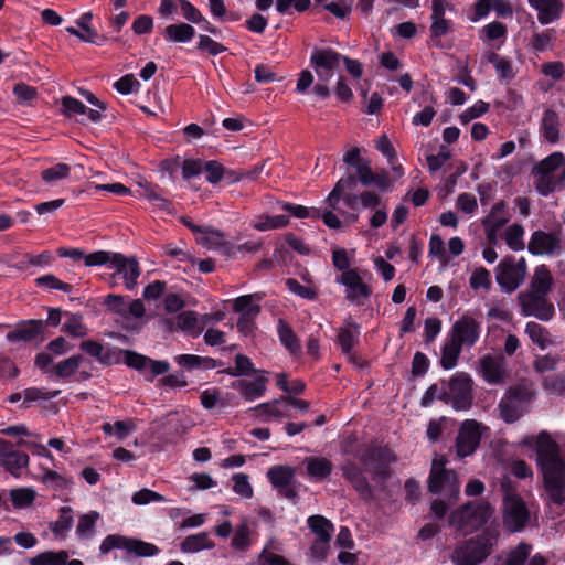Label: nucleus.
<instances>
[{"label":"nucleus","mask_w":565,"mask_h":565,"mask_svg":"<svg viewBox=\"0 0 565 565\" xmlns=\"http://www.w3.org/2000/svg\"><path fill=\"white\" fill-rule=\"evenodd\" d=\"M535 397V392L527 383L510 386L498 404L500 417L508 424L518 422Z\"/></svg>","instance_id":"nucleus-4"},{"label":"nucleus","mask_w":565,"mask_h":565,"mask_svg":"<svg viewBox=\"0 0 565 565\" xmlns=\"http://www.w3.org/2000/svg\"><path fill=\"white\" fill-rule=\"evenodd\" d=\"M254 295H245L236 298L233 303L235 312H239L241 316H257L260 312V307L254 305Z\"/></svg>","instance_id":"nucleus-48"},{"label":"nucleus","mask_w":565,"mask_h":565,"mask_svg":"<svg viewBox=\"0 0 565 565\" xmlns=\"http://www.w3.org/2000/svg\"><path fill=\"white\" fill-rule=\"evenodd\" d=\"M341 60L342 55L330 47L316 49L312 52L310 65L318 77V83L313 86V93L320 98L326 99L330 96L328 83L339 73Z\"/></svg>","instance_id":"nucleus-3"},{"label":"nucleus","mask_w":565,"mask_h":565,"mask_svg":"<svg viewBox=\"0 0 565 565\" xmlns=\"http://www.w3.org/2000/svg\"><path fill=\"white\" fill-rule=\"evenodd\" d=\"M35 284L38 286L47 287L50 289H57L64 292H70L72 290V286L70 284L63 282L52 274L38 277L35 279Z\"/></svg>","instance_id":"nucleus-59"},{"label":"nucleus","mask_w":565,"mask_h":565,"mask_svg":"<svg viewBox=\"0 0 565 565\" xmlns=\"http://www.w3.org/2000/svg\"><path fill=\"white\" fill-rule=\"evenodd\" d=\"M469 284L472 289L484 288L489 290L491 287L490 271L483 267L477 268L470 276Z\"/></svg>","instance_id":"nucleus-57"},{"label":"nucleus","mask_w":565,"mask_h":565,"mask_svg":"<svg viewBox=\"0 0 565 565\" xmlns=\"http://www.w3.org/2000/svg\"><path fill=\"white\" fill-rule=\"evenodd\" d=\"M125 363L137 371L146 372L147 364H149V358L142 354H139L135 351L125 350L122 352Z\"/></svg>","instance_id":"nucleus-56"},{"label":"nucleus","mask_w":565,"mask_h":565,"mask_svg":"<svg viewBox=\"0 0 565 565\" xmlns=\"http://www.w3.org/2000/svg\"><path fill=\"white\" fill-rule=\"evenodd\" d=\"M82 361L83 356L76 354L58 362L54 367L55 375L62 379L73 375L78 370Z\"/></svg>","instance_id":"nucleus-44"},{"label":"nucleus","mask_w":565,"mask_h":565,"mask_svg":"<svg viewBox=\"0 0 565 565\" xmlns=\"http://www.w3.org/2000/svg\"><path fill=\"white\" fill-rule=\"evenodd\" d=\"M60 394V391H44L36 387L26 388L23 391V406L28 407V404L31 402H35L39 399L49 401L56 397Z\"/></svg>","instance_id":"nucleus-54"},{"label":"nucleus","mask_w":565,"mask_h":565,"mask_svg":"<svg viewBox=\"0 0 565 565\" xmlns=\"http://www.w3.org/2000/svg\"><path fill=\"white\" fill-rule=\"evenodd\" d=\"M553 286V277L545 265H540L534 269L530 281V290L527 292L546 296Z\"/></svg>","instance_id":"nucleus-25"},{"label":"nucleus","mask_w":565,"mask_h":565,"mask_svg":"<svg viewBox=\"0 0 565 565\" xmlns=\"http://www.w3.org/2000/svg\"><path fill=\"white\" fill-rule=\"evenodd\" d=\"M98 519H99V513L96 511H90L86 514H83L78 520V523L76 526V534L81 539L90 537Z\"/></svg>","instance_id":"nucleus-47"},{"label":"nucleus","mask_w":565,"mask_h":565,"mask_svg":"<svg viewBox=\"0 0 565 565\" xmlns=\"http://www.w3.org/2000/svg\"><path fill=\"white\" fill-rule=\"evenodd\" d=\"M70 171L71 168L66 163H57L54 167L43 170L41 177L43 181L51 183L67 178Z\"/></svg>","instance_id":"nucleus-55"},{"label":"nucleus","mask_w":565,"mask_h":565,"mask_svg":"<svg viewBox=\"0 0 565 565\" xmlns=\"http://www.w3.org/2000/svg\"><path fill=\"white\" fill-rule=\"evenodd\" d=\"M10 497L15 509H23L33 503L36 493L31 488H19L11 490Z\"/></svg>","instance_id":"nucleus-46"},{"label":"nucleus","mask_w":565,"mask_h":565,"mask_svg":"<svg viewBox=\"0 0 565 565\" xmlns=\"http://www.w3.org/2000/svg\"><path fill=\"white\" fill-rule=\"evenodd\" d=\"M501 489L503 492V524L510 532H519L529 521L530 512L524 500L510 484L502 482Z\"/></svg>","instance_id":"nucleus-5"},{"label":"nucleus","mask_w":565,"mask_h":565,"mask_svg":"<svg viewBox=\"0 0 565 565\" xmlns=\"http://www.w3.org/2000/svg\"><path fill=\"white\" fill-rule=\"evenodd\" d=\"M525 333L530 337L531 341L544 350L550 347L553 341L546 328L537 322L531 321L526 323Z\"/></svg>","instance_id":"nucleus-36"},{"label":"nucleus","mask_w":565,"mask_h":565,"mask_svg":"<svg viewBox=\"0 0 565 565\" xmlns=\"http://www.w3.org/2000/svg\"><path fill=\"white\" fill-rule=\"evenodd\" d=\"M234 486L233 491L239 494L243 498H252L253 497V488L248 481L247 475L236 473L233 477Z\"/></svg>","instance_id":"nucleus-63"},{"label":"nucleus","mask_w":565,"mask_h":565,"mask_svg":"<svg viewBox=\"0 0 565 565\" xmlns=\"http://www.w3.org/2000/svg\"><path fill=\"white\" fill-rule=\"evenodd\" d=\"M480 440L481 425L476 419L463 420L456 439L458 457L465 458L472 455L479 447Z\"/></svg>","instance_id":"nucleus-10"},{"label":"nucleus","mask_w":565,"mask_h":565,"mask_svg":"<svg viewBox=\"0 0 565 565\" xmlns=\"http://www.w3.org/2000/svg\"><path fill=\"white\" fill-rule=\"evenodd\" d=\"M473 382L465 372L455 373L448 382V390L440 392L438 399L450 403L456 411H468L473 402Z\"/></svg>","instance_id":"nucleus-6"},{"label":"nucleus","mask_w":565,"mask_h":565,"mask_svg":"<svg viewBox=\"0 0 565 565\" xmlns=\"http://www.w3.org/2000/svg\"><path fill=\"white\" fill-rule=\"evenodd\" d=\"M308 527L318 540L331 541L333 524L323 515H311L308 518Z\"/></svg>","instance_id":"nucleus-34"},{"label":"nucleus","mask_w":565,"mask_h":565,"mask_svg":"<svg viewBox=\"0 0 565 565\" xmlns=\"http://www.w3.org/2000/svg\"><path fill=\"white\" fill-rule=\"evenodd\" d=\"M65 30L71 35H74L86 43L102 45L103 43L108 41V38L106 35L99 34L93 26L81 30H77L74 26H67Z\"/></svg>","instance_id":"nucleus-42"},{"label":"nucleus","mask_w":565,"mask_h":565,"mask_svg":"<svg viewBox=\"0 0 565 565\" xmlns=\"http://www.w3.org/2000/svg\"><path fill=\"white\" fill-rule=\"evenodd\" d=\"M61 104L63 114L70 118L79 116L85 109V105L81 100L71 96L63 97Z\"/></svg>","instance_id":"nucleus-61"},{"label":"nucleus","mask_w":565,"mask_h":565,"mask_svg":"<svg viewBox=\"0 0 565 565\" xmlns=\"http://www.w3.org/2000/svg\"><path fill=\"white\" fill-rule=\"evenodd\" d=\"M565 160V157L562 152H554L543 159L537 168V173L551 175L553 171H555Z\"/></svg>","instance_id":"nucleus-53"},{"label":"nucleus","mask_w":565,"mask_h":565,"mask_svg":"<svg viewBox=\"0 0 565 565\" xmlns=\"http://www.w3.org/2000/svg\"><path fill=\"white\" fill-rule=\"evenodd\" d=\"M518 300L525 316H533L540 320L547 321L555 313L553 303L548 302L544 295L527 291L520 292Z\"/></svg>","instance_id":"nucleus-11"},{"label":"nucleus","mask_w":565,"mask_h":565,"mask_svg":"<svg viewBox=\"0 0 565 565\" xmlns=\"http://www.w3.org/2000/svg\"><path fill=\"white\" fill-rule=\"evenodd\" d=\"M26 452L13 448L9 440L0 438V467L13 477H20L22 470L29 466Z\"/></svg>","instance_id":"nucleus-14"},{"label":"nucleus","mask_w":565,"mask_h":565,"mask_svg":"<svg viewBox=\"0 0 565 565\" xmlns=\"http://www.w3.org/2000/svg\"><path fill=\"white\" fill-rule=\"evenodd\" d=\"M471 503L472 520L476 529L484 524L492 514L491 505L486 501H475Z\"/></svg>","instance_id":"nucleus-49"},{"label":"nucleus","mask_w":565,"mask_h":565,"mask_svg":"<svg viewBox=\"0 0 565 565\" xmlns=\"http://www.w3.org/2000/svg\"><path fill=\"white\" fill-rule=\"evenodd\" d=\"M462 348L450 338L447 339L443 347L440 359V364L445 370H451L457 365Z\"/></svg>","instance_id":"nucleus-37"},{"label":"nucleus","mask_w":565,"mask_h":565,"mask_svg":"<svg viewBox=\"0 0 565 565\" xmlns=\"http://www.w3.org/2000/svg\"><path fill=\"white\" fill-rule=\"evenodd\" d=\"M42 320H29L19 323L13 331L7 333L9 342H30L36 339L43 331Z\"/></svg>","instance_id":"nucleus-23"},{"label":"nucleus","mask_w":565,"mask_h":565,"mask_svg":"<svg viewBox=\"0 0 565 565\" xmlns=\"http://www.w3.org/2000/svg\"><path fill=\"white\" fill-rule=\"evenodd\" d=\"M480 369L482 377L488 384L501 385L505 382L507 367L503 358L487 354L480 359Z\"/></svg>","instance_id":"nucleus-18"},{"label":"nucleus","mask_w":565,"mask_h":565,"mask_svg":"<svg viewBox=\"0 0 565 565\" xmlns=\"http://www.w3.org/2000/svg\"><path fill=\"white\" fill-rule=\"evenodd\" d=\"M510 220L503 201L495 203L490 213L482 220L483 227L501 230Z\"/></svg>","instance_id":"nucleus-33"},{"label":"nucleus","mask_w":565,"mask_h":565,"mask_svg":"<svg viewBox=\"0 0 565 565\" xmlns=\"http://www.w3.org/2000/svg\"><path fill=\"white\" fill-rule=\"evenodd\" d=\"M530 551L531 546L529 544L520 543L514 550L510 552L504 565H524Z\"/></svg>","instance_id":"nucleus-58"},{"label":"nucleus","mask_w":565,"mask_h":565,"mask_svg":"<svg viewBox=\"0 0 565 565\" xmlns=\"http://www.w3.org/2000/svg\"><path fill=\"white\" fill-rule=\"evenodd\" d=\"M559 245L558 234L539 230L532 233L527 250L532 255H551L559 248Z\"/></svg>","instance_id":"nucleus-17"},{"label":"nucleus","mask_w":565,"mask_h":565,"mask_svg":"<svg viewBox=\"0 0 565 565\" xmlns=\"http://www.w3.org/2000/svg\"><path fill=\"white\" fill-rule=\"evenodd\" d=\"M433 483V477L428 478V490L434 494H445L451 501H456L459 495V482L454 470L449 469L437 476Z\"/></svg>","instance_id":"nucleus-20"},{"label":"nucleus","mask_w":565,"mask_h":565,"mask_svg":"<svg viewBox=\"0 0 565 565\" xmlns=\"http://www.w3.org/2000/svg\"><path fill=\"white\" fill-rule=\"evenodd\" d=\"M111 264L116 266V274L124 278L125 287L132 290L137 286L140 276V267L136 258L126 257L122 254H113Z\"/></svg>","instance_id":"nucleus-21"},{"label":"nucleus","mask_w":565,"mask_h":565,"mask_svg":"<svg viewBox=\"0 0 565 565\" xmlns=\"http://www.w3.org/2000/svg\"><path fill=\"white\" fill-rule=\"evenodd\" d=\"M264 374L260 373L254 380H235L231 383V387L237 391L245 401L253 402L260 398L267 390L268 379Z\"/></svg>","instance_id":"nucleus-19"},{"label":"nucleus","mask_w":565,"mask_h":565,"mask_svg":"<svg viewBox=\"0 0 565 565\" xmlns=\"http://www.w3.org/2000/svg\"><path fill=\"white\" fill-rule=\"evenodd\" d=\"M278 335L281 341V343L286 347V349L292 353H299L301 350L300 342L294 332V330L290 328V326L282 319L278 320V327H277Z\"/></svg>","instance_id":"nucleus-35"},{"label":"nucleus","mask_w":565,"mask_h":565,"mask_svg":"<svg viewBox=\"0 0 565 565\" xmlns=\"http://www.w3.org/2000/svg\"><path fill=\"white\" fill-rule=\"evenodd\" d=\"M303 463L307 467L308 476L315 480L327 479L333 470L332 462L324 457H307L303 459Z\"/></svg>","instance_id":"nucleus-26"},{"label":"nucleus","mask_w":565,"mask_h":565,"mask_svg":"<svg viewBox=\"0 0 565 565\" xmlns=\"http://www.w3.org/2000/svg\"><path fill=\"white\" fill-rule=\"evenodd\" d=\"M212 547H214V543L205 532L190 535L181 543V550L185 553H195L201 550Z\"/></svg>","instance_id":"nucleus-39"},{"label":"nucleus","mask_w":565,"mask_h":565,"mask_svg":"<svg viewBox=\"0 0 565 565\" xmlns=\"http://www.w3.org/2000/svg\"><path fill=\"white\" fill-rule=\"evenodd\" d=\"M275 204L278 209L291 213L295 217L306 218V217H315L320 218V211L317 209H308L302 205H295L287 202L276 201Z\"/></svg>","instance_id":"nucleus-45"},{"label":"nucleus","mask_w":565,"mask_h":565,"mask_svg":"<svg viewBox=\"0 0 565 565\" xmlns=\"http://www.w3.org/2000/svg\"><path fill=\"white\" fill-rule=\"evenodd\" d=\"M529 4L537 11V20L545 25L557 21L562 17L564 4L561 0H527Z\"/></svg>","instance_id":"nucleus-22"},{"label":"nucleus","mask_w":565,"mask_h":565,"mask_svg":"<svg viewBox=\"0 0 565 565\" xmlns=\"http://www.w3.org/2000/svg\"><path fill=\"white\" fill-rule=\"evenodd\" d=\"M498 532L493 529L484 530L480 535L461 543L452 553L456 565H478L492 552L498 541Z\"/></svg>","instance_id":"nucleus-2"},{"label":"nucleus","mask_w":565,"mask_h":565,"mask_svg":"<svg viewBox=\"0 0 565 565\" xmlns=\"http://www.w3.org/2000/svg\"><path fill=\"white\" fill-rule=\"evenodd\" d=\"M62 331L76 338H83L87 334L88 329L82 322V316L72 313L63 324Z\"/></svg>","instance_id":"nucleus-51"},{"label":"nucleus","mask_w":565,"mask_h":565,"mask_svg":"<svg viewBox=\"0 0 565 565\" xmlns=\"http://www.w3.org/2000/svg\"><path fill=\"white\" fill-rule=\"evenodd\" d=\"M73 510L71 507H62L60 509V518L51 524V530L55 535H61L67 531L73 524Z\"/></svg>","instance_id":"nucleus-52"},{"label":"nucleus","mask_w":565,"mask_h":565,"mask_svg":"<svg viewBox=\"0 0 565 565\" xmlns=\"http://www.w3.org/2000/svg\"><path fill=\"white\" fill-rule=\"evenodd\" d=\"M360 326L353 321L345 322L338 330V343L341 347L343 354L348 355L350 360L353 359L352 350L359 342Z\"/></svg>","instance_id":"nucleus-24"},{"label":"nucleus","mask_w":565,"mask_h":565,"mask_svg":"<svg viewBox=\"0 0 565 565\" xmlns=\"http://www.w3.org/2000/svg\"><path fill=\"white\" fill-rule=\"evenodd\" d=\"M341 469L343 477L364 501H371L374 498L372 486L369 483L364 471L355 462L347 461Z\"/></svg>","instance_id":"nucleus-16"},{"label":"nucleus","mask_w":565,"mask_h":565,"mask_svg":"<svg viewBox=\"0 0 565 565\" xmlns=\"http://www.w3.org/2000/svg\"><path fill=\"white\" fill-rule=\"evenodd\" d=\"M337 281L345 287L347 300L358 306H363L372 294V288L363 282L356 270L342 273Z\"/></svg>","instance_id":"nucleus-12"},{"label":"nucleus","mask_w":565,"mask_h":565,"mask_svg":"<svg viewBox=\"0 0 565 565\" xmlns=\"http://www.w3.org/2000/svg\"><path fill=\"white\" fill-rule=\"evenodd\" d=\"M223 373L231 376H243L253 373H266L263 370H255L252 360L245 354H237L235 356V367H227Z\"/></svg>","instance_id":"nucleus-40"},{"label":"nucleus","mask_w":565,"mask_h":565,"mask_svg":"<svg viewBox=\"0 0 565 565\" xmlns=\"http://www.w3.org/2000/svg\"><path fill=\"white\" fill-rule=\"evenodd\" d=\"M524 227L521 224H513L504 232V241L509 248L514 252L523 250L524 244Z\"/></svg>","instance_id":"nucleus-43"},{"label":"nucleus","mask_w":565,"mask_h":565,"mask_svg":"<svg viewBox=\"0 0 565 565\" xmlns=\"http://www.w3.org/2000/svg\"><path fill=\"white\" fill-rule=\"evenodd\" d=\"M527 271L526 262L520 258L515 262L513 257H505L495 268V279L501 289L511 294L523 284Z\"/></svg>","instance_id":"nucleus-8"},{"label":"nucleus","mask_w":565,"mask_h":565,"mask_svg":"<svg viewBox=\"0 0 565 565\" xmlns=\"http://www.w3.org/2000/svg\"><path fill=\"white\" fill-rule=\"evenodd\" d=\"M356 185V175L349 174L344 178H341L329 193L327 198V203L330 207L337 209L339 201L342 195L347 194L345 191H352Z\"/></svg>","instance_id":"nucleus-31"},{"label":"nucleus","mask_w":565,"mask_h":565,"mask_svg":"<svg viewBox=\"0 0 565 565\" xmlns=\"http://www.w3.org/2000/svg\"><path fill=\"white\" fill-rule=\"evenodd\" d=\"M358 458L373 480L380 483L390 477V465L396 461V456L387 447H367Z\"/></svg>","instance_id":"nucleus-7"},{"label":"nucleus","mask_w":565,"mask_h":565,"mask_svg":"<svg viewBox=\"0 0 565 565\" xmlns=\"http://www.w3.org/2000/svg\"><path fill=\"white\" fill-rule=\"evenodd\" d=\"M164 501V497L158 492H154L150 489L143 488L132 495V502L137 505L148 504L150 502H162Z\"/></svg>","instance_id":"nucleus-62"},{"label":"nucleus","mask_w":565,"mask_h":565,"mask_svg":"<svg viewBox=\"0 0 565 565\" xmlns=\"http://www.w3.org/2000/svg\"><path fill=\"white\" fill-rule=\"evenodd\" d=\"M295 475L296 470L290 466H274L267 471V478L275 489L289 486Z\"/></svg>","instance_id":"nucleus-32"},{"label":"nucleus","mask_w":565,"mask_h":565,"mask_svg":"<svg viewBox=\"0 0 565 565\" xmlns=\"http://www.w3.org/2000/svg\"><path fill=\"white\" fill-rule=\"evenodd\" d=\"M286 286L292 294L303 299L312 300L317 297V292L315 291V289L301 285L298 280L294 278H288L286 280Z\"/></svg>","instance_id":"nucleus-64"},{"label":"nucleus","mask_w":565,"mask_h":565,"mask_svg":"<svg viewBox=\"0 0 565 565\" xmlns=\"http://www.w3.org/2000/svg\"><path fill=\"white\" fill-rule=\"evenodd\" d=\"M196 243L207 248H220L227 245L221 231L207 226H204L201 234H199Z\"/></svg>","instance_id":"nucleus-38"},{"label":"nucleus","mask_w":565,"mask_h":565,"mask_svg":"<svg viewBox=\"0 0 565 565\" xmlns=\"http://www.w3.org/2000/svg\"><path fill=\"white\" fill-rule=\"evenodd\" d=\"M484 58L488 63H491L494 66L498 78L500 81L509 83L514 78L515 72L513 70L512 63L508 58L500 56L494 52H488Z\"/></svg>","instance_id":"nucleus-30"},{"label":"nucleus","mask_w":565,"mask_h":565,"mask_svg":"<svg viewBox=\"0 0 565 565\" xmlns=\"http://www.w3.org/2000/svg\"><path fill=\"white\" fill-rule=\"evenodd\" d=\"M114 548H122L139 557H150L159 553V548L152 543H148L139 539L111 534L104 539L99 546V551L102 554H107Z\"/></svg>","instance_id":"nucleus-9"},{"label":"nucleus","mask_w":565,"mask_h":565,"mask_svg":"<svg viewBox=\"0 0 565 565\" xmlns=\"http://www.w3.org/2000/svg\"><path fill=\"white\" fill-rule=\"evenodd\" d=\"M454 10L447 0H431V14L429 33L431 39H440L452 31V23L446 19V11Z\"/></svg>","instance_id":"nucleus-15"},{"label":"nucleus","mask_w":565,"mask_h":565,"mask_svg":"<svg viewBox=\"0 0 565 565\" xmlns=\"http://www.w3.org/2000/svg\"><path fill=\"white\" fill-rule=\"evenodd\" d=\"M480 331V322L465 315L452 324L449 338L461 347L471 348L478 341Z\"/></svg>","instance_id":"nucleus-13"},{"label":"nucleus","mask_w":565,"mask_h":565,"mask_svg":"<svg viewBox=\"0 0 565 565\" xmlns=\"http://www.w3.org/2000/svg\"><path fill=\"white\" fill-rule=\"evenodd\" d=\"M541 131L544 139L550 143L559 140V118L554 109H546L541 121Z\"/></svg>","instance_id":"nucleus-28"},{"label":"nucleus","mask_w":565,"mask_h":565,"mask_svg":"<svg viewBox=\"0 0 565 565\" xmlns=\"http://www.w3.org/2000/svg\"><path fill=\"white\" fill-rule=\"evenodd\" d=\"M282 403H285L284 396L271 402L259 404L254 408V411L257 412L259 416L281 418L286 416L281 409Z\"/></svg>","instance_id":"nucleus-50"},{"label":"nucleus","mask_w":565,"mask_h":565,"mask_svg":"<svg viewBox=\"0 0 565 565\" xmlns=\"http://www.w3.org/2000/svg\"><path fill=\"white\" fill-rule=\"evenodd\" d=\"M544 388L551 393L557 395L565 394V375L564 374H553L544 377L543 381Z\"/></svg>","instance_id":"nucleus-60"},{"label":"nucleus","mask_w":565,"mask_h":565,"mask_svg":"<svg viewBox=\"0 0 565 565\" xmlns=\"http://www.w3.org/2000/svg\"><path fill=\"white\" fill-rule=\"evenodd\" d=\"M163 38L173 43L189 42L195 35V30L188 23H177L166 26Z\"/></svg>","instance_id":"nucleus-29"},{"label":"nucleus","mask_w":565,"mask_h":565,"mask_svg":"<svg viewBox=\"0 0 565 565\" xmlns=\"http://www.w3.org/2000/svg\"><path fill=\"white\" fill-rule=\"evenodd\" d=\"M471 503H466L459 509L451 512L449 516V525L455 527L457 531H462L463 533H468L476 529L472 512H471Z\"/></svg>","instance_id":"nucleus-27"},{"label":"nucleus","mask_w":565,"mask_h":565,"mask_svg":"<svg viewBox=\"0 0 565 565\" xmlns=\"http://www.w3.org/2000/svg\"><path fill=\"white\" fill-rule=\"evenodd\" d=\"M523 443L535 447L547 494L552 502L561 505L565 501V461L559 455V446L545 430L536 437H526Z\"/></svg>","instance_id":"nucleus-1"},{"label":"nucleus","mask_w":565,"mask_h":565,"mask_svg":"<svg viewBox=\"0 0 565 565\" xmlns=\"http://www.w3.org/2000/svg\"><path fill=\"white\" fill-rule=\"evenodd\" d=\"M289 224L287 215H259L253 227L257 231L265 232L269 230L284 228Z\"/></svg>","instance_id":"nucleus-41"}]
</instances>
